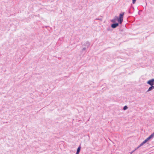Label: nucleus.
Returning <instances> with one entry per match:
<instances>
[{
  "label": "nucleus",
  "mask_w": 154,
  "mask_h": 154,
  "mask_svg": "<svg viewBox=\"0 0 154 154\" xmlns=\"http://www.w3.org/2000/svg\"><path fill=\"white\" fill-rule=\"evenodd\" d=\"M124 14L125 12H124L120 13L119 17L117 16H115L113 19L111 20V21L113 23H115L117 20L120 24H122L123 21Z\"/></svg>",
  "instance_id": "f257e3e1"
},
{
  "label": "nucleus",
  "mask_w": 154,
  "mask_h": 154,
  "mask_svg": "<svg viewBox=\"0 0 154 154\" xmlns=\"http://www.w3.org/2000/svg\"><path fill=\"white\" fill-rule=\"evenodd\" d=\"M80 149H81V147L79 146L77 149V152H76V154H79V152L80 150Z\"/></svg>",
  "instance_id": "1a4fd4ad"
},
{
  "label": "nucleus",
  "mask_w": 154,
  "mask_h": 154,
  "mask_svg": "<svg viewBox=\"0 0 154 154\" xmlns=\"http://www.w3.org/2000/svg\"><path fill=\"white\" fill-rule=\"evenodd\" d=\"M128 108V106H125L124 107H123V109L124 110H126Z\"/></svg>",
  "instance_id": "9d476101"
},
{
  "label": "nucleus",
  "mask_w": 154,
  "mask_h": 154,
  "mask_svg": "<svg viewBox=\"0 0 154 154\" xmlns=\"http://www.w3.org/2000/svg\"><path fill=\"white\" fill-rule=\"evenodd\" d=\"M154 89V86L153 85H151V86L149 87L147 92H148L149 91H151Z\"/></svg>",
  "instance_id": "0eeeda50"
},
{
  "label": "nucleus",
  "mask_w": 154,
  "mask_h": 154,
  "mask_svg": "<svg viewBox=\"0 0 154 154\" xmlns=\"http://www.w3.org/2000/svg\"><path fill=\"white\" fill-rule=\"evenodd\" d=\"M87 48L85 47H83L82 49V52H83L84 51H85V53L87 51Z\"/></svg>",
  "instance_id": "6e6552de"
},
{
  "label": "nucleus",
  "mask_w": 154,
  "mask_h": 154,
  "mask_svg": "<svg viewBox=\"0 0 154 154\" xmlns=\"http://www.w3.org/2000/svg\"><path fill=\"white\" fill-rule=\"evenodd\" d=\"M136 0H132V3L133 4H134L135 3L136 1Z\"/></svg>",
  "instance_id": "9b49d317"
},
{
  "label": "nucleus",
  "mask_w": 154,
  "mask_h": 154,
  "mask_svg": "<svg viewBox=\"0 0 154 154\" xmlns=\"http://www.w3.org/2000/svg\"><path fill=\"white\" fill-rule=\"evenodd\" d=\"M147 83L150 85H154V79L149 80L147 81Z\"/></svg>",
  "instance_id": "7ed1b4c3"
},
{
  "label": "nucleus",
  "mask_w": 154,
  "mask_h": 154,
  "mask_svg": "<svg viewBox=\"0 0 154 154\" xmlns=\"http://www.w3.org/2000/svg\"><path fill=\"white\" fill-rule=\"evenodd\" d=\"M154 137V132L151 134L148 137L146 138L144 141H143L140 145L137 147V149L138 148L141 146H143L144 144L147 141H149L150 139L153 138Z\"/></svg>",
  "instance_id": "f03ea898"
},
{
  "label": "nucleus",
  "mask_w": 154,
  "mask_h": 154,
  "mask_svg": "<svg viewBox=\"0 0 154 154\" xmlns=\"http://www.w3.org/2000/svg\"><path fill=\"white\" fill-rule=\"evenodd\" d=\"M119 23H113L111 25V27L112 28H116L118 26H119Z\"/></svg>",
  "instance_id": "39448f33"
},
{
  "label": "nucleus",
  "mask_w": 154,
  "mask_h": 154,
  "mask_svg": "<svg viewBox=\"0 0 154 154\" xmlns=\"http://www.w3.org/2000/svg\"><path fill=\"white\" fill-rule=\"evenodd\" d=\"M134 9V8L132 6H131L128 11V13L129 14H132L133 13Z\"/></svg>",
  "instance_id": "423d86ee"
},
{
  "label": "nucleus",
  "mask_w": 154,
  "mask_h": 154,
  "mask_svg": "<svg viewBox=\"0 0 154 154\" xmlns=\"http://www.w3.org/2000/svg\"><path fill=\"white\" fill-rule=\"evenodd\" d=\"M90 43L88 42H86L83 45L84 47L88 49L90 46Z\"/></svg>",
  "instance_id": "20e7f679"
},
{
  "label": "nucleus",
  "mask_w": 154,
  "mask_h": 154,
  "mask_svg": "<svg viewBox=\"0 0 154 154\" xmlns=\"http://www.w3.org/2000/svg\"><path fill=\"white\" fill-rule=\"evenodd\" d=\"M96 19L97 20H100V19L99 18H98H98H97Z\"/></svg>",
  "instance_id": "f8f14e48"
}]
</instances>
